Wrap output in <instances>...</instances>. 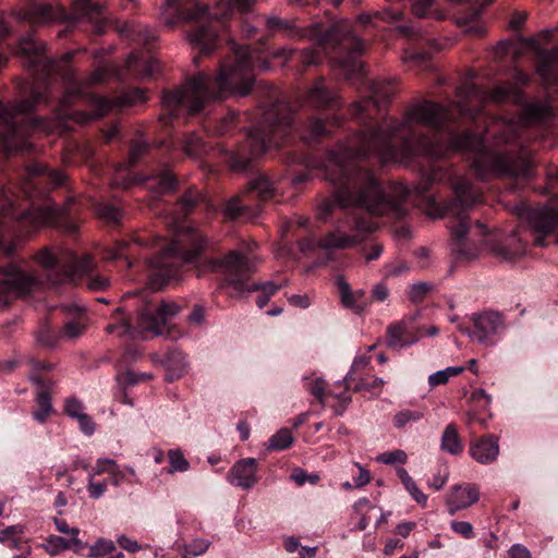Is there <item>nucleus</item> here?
<instances>
[{"mask_svg":"<svg viewBox=\"0 0 558 558\" xmlns=\"http://www.w3.org/2000/svg\"><path fill=\"white\" fill-rule=\"evenodd\" d=\"M408 456L403 450H393L381 453L379 457H377V461L385 463V464H393V463H400L404 464L407 462Z\"/></svg>","mask_w":558,"mask_h":558,"instance_id":"4d7b16f0","label":"nucleus"},{"mask_svg":"<svg viewBox=\"0 0 558 558\" xmlns=\"http://www.w3.org/2000/svg\"><path fill=\"white\" fill-rule=\"evenodd\" d=\"M158 239L149 240L145 236H142L141 234L133 235L131 240H121L116 242V244L108 248L106 252V258L108 259H117V258H124L126 262V266L131 267L133 265V262L131 260L130 256L125 254L128 248L131 245V242L138 246H149L155 245V242Z\"/></svg>","mask_w":558,"mask_h":558,"instance_id":"cd10ccee","label":"nucleus"},{"mask_svg":"<svg viewBox=\"0 0 558 558\" xmlns=\"http://www.w3.org/2000/svg\"><path fill=\"white\" fill-rule=\"evenodd\" d=\"M246 192L254 194L260 201H267L274 196L275 182L260 173L248 182Z\"/></svg>","mask_w":558,"mask_h":558,"instance_id":"c756f323","label":"nucleus"},{"mask_svg":"<svg viewBox=\"0 0 558 558\" xmlns=\"http://www.w3.org/2000/svg\"><path fill=\"white\" fill-rule=\"evenodd\" d=\"M375 227L371 219H357L352 228V234L340 231L330 232L318 241V247L325 251L352 247L363 242L375 230Z\"/></svg>","mask_w":558,"mask_h":558,"instance_id":"2eb2a0df","label":"nucleus"},{"mask_svg":"<svg viewBox=\"0 0 558 558\" xmlns=\"http://www.w3.org/2000/svg\"><path fill=\"white\" fill-rule=\"evenodd\" d=\"M146 184L147 189L153 190L158 194H166L175 189L177 179L170 171L166 170L149 178Z\"/></svg>","mask_w":558,"mask_h":558,"instance_id":"c9c22d12","label":"nucleus"},{"mask_svg":"<svg viewBox=\"0 0 558 558\" xmlns=\"http://www.w3.org/2000/svg\"><path fill=\"white\" fill-rule=\"evenodd\" d=\"M283 284H286V282H283L282 284H277L275 283L274 281H267L265 283H253L252 286H247L246 284V279H244V288L243 290L240 292H244V291H247V292H253V291H262L266 294H268L269 296L274 295Z\"/></svg>","mask_w":558,"mask_h":558,"instance_id":"603ef678","label":"nucleus"},{"mask_svg":"<svg viewBox=\"0 0 558 558\" xmlns=\"http://www.w3.org/2000/svg\"><path fill=\"white\" fill-rule=\"evenodd\" d=\"M203 149V142L196 134H190L183 143L184 153L191 157L198 156Z\"/></svg>","mask_w":558,"mask_h":558,"instance_id":"3c124183","label":"nucleus"},{"mask_svg":"<svg viewBox=\"0 0 558 558\" xmlns=\"http://www.w3.org/2000/svg\"><path fill=\"white\" fill-rule=\"evenodd\" d=\"M17 53L27 59V65L34 71L38 83H46L53 74L68 82L73 78L72 70L68 66L73 52H66L61 60L56 61L44 54V46L37 44L33 37H26L19 43Z\"/></svg>","mask_w":558,"mask_h":558,"instance_id":"9b49d317","label":"nucleus"},{"mask_svg":"<svg viewBox=\"0 0 558 558\" xmlns=\"http://www.w3.org/2000/svg\"><path fill=\"white\" fill-rule=\"evenodd\" d=\"M229 49L215 77L198 73L183 86L163 92L165 112L160 120L165 124L170 118L179 117L182 112L198 113L213 99H221L233 94L246 96L252 90L255 82L254 62L248 47L238 46L232 41Z\"/></svg>","mask_w":558,"mask_h":558,"instance_id":"7ed1b4c3","label":"nucleus"},{"mask_svg":"<svg viewBox=\"0 0 558 558\" xmlns=\"http://www.w3.org/2000/svg\"><path fill=\"white\" fill-rule=\"evenodd\" d=\"M36 260L45 268L47 280L51 284L74 282L86 276L85 284L90 291H102L109 287L107 277L93 271L94 262L90 255L78 258L69 250L54 254L44 248L36 255Z\"/></svg>","mask_w":558,"mask_h":558,"instance_id":"1a4fd4ad","label":"nucleus"},{"mask_svg":"<svg viewBox=\"0 0 558 558\" xmlns=\"http://www.w3.org/2000/svg\"><path fill=\"white\" fill-rule=\"evenodd\" d=\"M440 447L444 451L453 456L460 454L463 451V444L454 424L451 423L446 426L441 436Z\"/></svg>","mask_w":558,"mask_h":558,"instance_id":"f704fd0d","label":"nucleus"},{"mask_svg":"<svg viewBox=\"0 0 558 558\" xmlns=\"http://www.w3.org/2000/svg\"><path fill=\"white\" fill-rule=\"evenodd\" d=\"M307 381L306 389L307 391L318 401L322 408L327 405V397L331 396L339 400L342 407H345L351 402V397L347 395V392L335 393L326 391V383L323 378H305Z\"/></svg>","mask_w":558,"mask_h":558,"instance_id":"bb28decb","label":"nucleus"},{"mask_svg":"<svg viewBox=\"0 0 558 558\" xmlns=\"http://www.w3.org/2000/svg\"><path fill=\"white\" fill-rule=\"evenodd\" d=\"M31 380L40 387V391L38 392L36 399L38 409L34 412L33 415L36 421L44 423L52 411L50 393L48 391V387L40 377L32 375Z\"/></svg>","mask_w":558,"mask_h":558,"instance_id":"c85d7f7f","label":"nucleus"},{"mask_svg":"<svg viewBox=\"0 0 558 558\" xmlns=\"http://www.w3.org/2000/svg\"><path fill=\"white\" fill-rule=\"evenodd\" d=\"M71 546H76L77 548L83 547L82 542L76 537H73L71 542H68L61 536L51 535L47 538L46 549L51 555H56L61 550L70 548Z\"/></svg>","mask_w":558,"mask_h":558,"instance_id":"a19ab883","label":"nucleus"},{"mask_svg":"<svg viewBox=\"0 0 558 558\" xmlns=\"http://www.w3.org/2000/svg\"><path fill=\"white\" fill-rule=\"evenodd\" d=\"M22 533V527L19 525H12L9 526L0 532V542H8L10 541L11 546L17 545V539L14 537L16 534Z\"/></svg>","mask_w":558,"mask_h":558,"instance_id":"338daca9","label":"nucleus"},{"mask_svg":"<svg viewBox=\"0 0 558 558\" xmlns=\"http://www.w3.org/2000/svg\"><path fill=\"white\" fill-rule=\"evenodd\" d=\"M478 500V487L472 483H462L456 484L450 488L445 501L449 514L453 515L460 510L470 508Z\"/></svg>","mask_w":558,"mask_h":558,"instance_id":"6ab92c4d","label":"nucleus"},{"mask_svg":"<svg viewBox=\"0 0 558 558\" xmlns=\"http://www.w3.org/2000/svg\"><path fill=\"white\" fill-rule=\"evenodd\" d=\"M430 286L426 282L412 284L408 290V296L411 302H422L430 290Z\"/></svg>","mask_w":558,"mask_h":558,"instance_id":"5fc2aeb1","label":"nucleus"},{"mask_svg":"<svg viewBox=\"0 0 558 558\" xmlns=\"http://www.w3.org/2000/svg\"><path fill=\"white\" fill-rule=\"evenodd\" d=\"M89 556L102 558H122L123 554L116 550L113 542L99 541L94 547H92Z\"/></svg>","mask_w":558,"mask_h":558,"instance_id":"37998d69","label":"nucleus"},{"mask_svg":"<svg viewBox=\"0 0 558 558\" xmlns=\"http://www.w3.org/2000/svg\"><path fill=\"white\" fill-rule=\"evenodd\" d=\"M256 246L257 243L251 241L244 251H231L222 259H204L202 253L207 247L206 238L196 229L178 227L174 239L148 260L149 284L153 289L159 290L171 280H178L183 266L198 268L203 264L207 269L222 270L228 286L235 292H241L244 279L256 271L259 263L258 257L253 254Z\"/></svg>","mask_w":558,"mask_h":558,"instance_id":"f03ea898","label":"nucleus"},{"mask_svg":"<svg viewBox=\"0 0 558 558\" xmlns=\"http://www.w3.org/2000/svg\"><path fill=\"white\" fill-rule=\"evenodd\" d=\"M97 214L100 218L110 222H119L122 217L120 208L111 204H99Z\"/></svg>","mask_w":558,"mask_h":558,"instance_id":"09e8293b","label":"nucleus"},{"mask_svg":"<svg viewBox=\"0 0 558 558\" xmlns=\"http://www.w3.org/2000/svg\"><path fill=\"white\" fill-rule=\"evenodd\" d=\"M536 70L546 86L558 88V49L541 51Z\"/></svg>","mask_w":558,"mask_h":558,"instance_id":"4be33fe9","label":"nucleus"},{"mask_svg":"<svg viewBox=\"0 0 558 558\" xmlns=\"http://www.w3.org/2000/svg\"><path fill=\"white\" fill-rule=\"evenodd\" d=\"M508 240L511 242V245L496 243L492 247L494 254L504 260H512L523 252V244L518 238L517 232H513Z\"/></svg>","mask_w":558,"mask_h":558,"instance_id":"473e14b6","label":"nucleus"},{"mask_svg":"<svg viewBox=\"0 0 558 558\" xmlns=\"http://www.w3.org/2000/svg\"><path fill=\"white\" fill-rule=\"evenodd\" d=\"M329 133L325 122L315 117L310 118L300 130L301 138L307 143L319 141Z\"/></svg>","mask_w":558,"mask_h":558,"instance_id":"2f4dec72","label":"nucleus"},{"mask_svg":"<svg viewBox=\"0 0 558 558\" xmlns=\"http://www.w3.org/2000/svg\"><path fill=\"white\" fill-rule=\"evenodd\" d=\"M209 544L210 543L208 541L201 538L192 541L189 545L185 546L184 558H186L189 555L198 556L204 554L208 549Z\"/></svg>","mask_w":558,"mask_h":558,"instance_id":"680f3d73","label":"nucleus"},{"mask_svg":"<svg viewBox=\"0 0 558 558\" xmlns=\"http://www.w3.org/2000/svg\"><path fill=\"white\" fill-rule=\"evenodd\" d=\"M471 322L474 326L471 340L484 345H493L492 338L506 327L504 316L496 311L474 313Z\"/></svg>","mask_w":558,"mask_h":558,"instance_id":"a211bd4d","label":"nucleus"},{"mask_svg":"<svg viewBox=\"0 0 558 558\" xmlns=\"http://www.w3.org/2000/svg\"><path fill=\"white\" fill-rule=\"evenodd\" d=\"M257 0H217L210 7H201L196 0H168L163 14L169 15L166 23L173 25L175 20L194 21L187 32V39L193 49L202 54L210 53L217 44L218 32L233 14L235 8L240 13L251 11Z\"/></svg>","mask_w":558,"mask_h":558,"instance_id":"20e7f679","label":"nucleus"},{"mask_svg":"<svg viewBox=\"0 0 558 558\" xmlns=\"http://www.w3.org/2000/svg\"><path fill=\"white\" fill-rule=\"evenodd\" d=\"M292 478L299 485H303L306 482H310L311 484H316L319 481V476L317 474L308 475L301 469L294 470V472L292 473Z\"/></svg>","mask_w":558,"mask_h":558,"instance_id":"774afa93","label":"nucleus"},{"mask_svg":"<svg viewBox=\"0 0 558 558\" xmlns=\"http://www.w3.org/2000/svg\"><path fill=\"white\" fill-rule=\"evenodd\" d=\"M511 88L508 85L497 86L492 93H488L486 90H482L473 83L468 82L460 86L457 90V96L460 98V101L456 104V107L460 114L471 116L474 118L475 114L471 111L465 101H476L478 104H483L487 100H493L496 102H501L509 98Z\"/></svg>","mask_w":558,"mask_h":558,"instance_id":"dca6fc26","label":"nucleus"},{"mask_svg":"<svg viewBox=\"0 0 558 558\" xmlns=\"http://www.w3.org/2000/svg\"><path fill=\"white\" fill-rule=\"evenodd\" d=\"M27 173L31 179L29 184H37L38 182L33 181L37 177H46L52 186H58L65 179V175L60 170L49 169L43 163L31 165L27 168Z\"/></svg>","mask_w":558,"mask_h":558,"instance_id":"72a5a7b5","label":"nucleus"},{"mask_svg":"<svg viewBox=\"0 0 558 558\" xmlns=\"http://www.w3.org/2000/svg\"><path fill=\"white\" fill-rule=\"evenodd\" d=\"M168 456L171 465L169 473L185 472L189 470L190 463L180 450H170Z\"/></svg>","mask_w":558,"mask_h":558,"instance_id":"de8ad7c7","label":"nucleus"},{"mask_svg":"<svg viewBox=\"0 0 558 558\" xmlns=\"http://www.w3.org/2000/svg\"><path fill=\"white\" fill-rule=\"evenodd\" d=\"M470 456L481 464H490L499 456L498 438L494 435H486L470 445Z\"/></svg>","mask_w":558,"mask_h":558,"instance_id":"412c9836","label":"nucleus"},{"mask_svg":"<svg viewBox=\"0 0 558 558\" xmlns=\"http://www.w3.org/2000/svg\"><path fill=\"white\" fill-rule=\"evenodd\" d=\"M498 130L494 134V144L496 146L500 144H507L515 142L518 138V126L514 123H501L498 124Z\"/></svg>","mask_w":558,"mask_h":558,"instance_id":"ea45409f","label":"nucleus"},{"mask_svg":"<svg viewBox=\"0 0 558 558\" xmlns=\"http://www.w3.org/2000/svg\"><path fill=\"white\" fill-rule=\"evenodd\" d=\"M369 362H371V357L365 356V355L357 356L353 361V364L351 366V371L343 378V381H344L347 388H350L351 383L354 380L353 374L359 372V371H361V369H363L364 367H366L369 364Z\"/></svg>","mask_w":558,"mask_h":558,"instance_id":"13d9d810","label":"nucleus"},{"mask_svg":"<svg viewBox=\"0 0 558 558\" xmlns=\"http://www.w3.org/2000/svg\"><path fill=\"white\" fill-rule=\"evenodd\" d=\"M62 308L72 315L73 318L64 324L61 337L69 340H75L84 333L87 327V319L83 314V308L76 305H64Z\"/></svg>","mask_w":558,"mask_h":558,"instance_id":"a878e982","label":"nucleus"},{"mask_svg":"<svg viewBox=\"0 0 558 558\" xmlns=\"http://www.w3.org/2000/svg\"><path fill=\"white\" fill-rule=\"evenodd\" d=\"M264 102L262 120L230 156V167L233 171H248L253 159L262 156L268 147L278 146L289 133L294 116L291 106L280 100L278 92L271 86Z\"/></svg>","mask_w":558,"mask_h":558,"instance_id":"39448f33","label":"nucleus"},{"mask_svg":"<svg viewBox=\"0 0 558 558\" xmlns=\"http://www.w3.org/2000/svg\"><path fill=\"white\" fill-rule=\"evenodd\" d=\"M47 100L46 90L41 92L34 87L31 98L10 106L0 101V150L5 154H12L14 151H28L32 149L33 144L28 142L27 135L31 130L38 126V122L29 113L36 104Z\"/></svg>","mask_w":558,"mask_h":558,"instance_id":"6e6552de","label":"nucleus"},{"mask_svg":"<svg viewBox=\"0 0 558 558\" xmlns=\"http://www.w3.org/2000/svg\"><path fill=\"white\" fill-rule=\"evenodd\" d=\"M423 417V413L411 410H402L398 412L393 417V425L397 428H402L412 421H418Z\"/></svg>","mask_w":558,"mask_h":558,"instance_id":"864d4df0","label":"nucleus"},{"mask_svg":"<svg viewBox=\"0 0 558 558\" xmlns=\"http://www.w3.org/2000/svg\"><path fill=\"white\" fill-rule=\"evenodd\" d=\"M165 365L168 369L167 379L172 381L184 373L186 366L185 355L180 350H170L166 354Z\"/></svg>","mask_w":558,"mask_h":558,"instance_id":"7c9ffc66","label":"nucleus"},{"mask_svg":"<svg viewBox=\"0 0 558 558\" xmlns=\"http://www.w3.org/2000/svg\"><path fill=\"white\" fill-rule=\"evenodd\" d=\"M304 102L312 108H338L340 102L337 94L325 85L323 77L318 78L304 96Z\"/></svg>","mask_w":558,"mask_h":558,"instance_id":"aec40b11","label":"nucleus"},{"mask_svg":"<svg viewBox=\"0 0 558 558\" xmlns=\"http://www.w3.org/2000/svg\"><path fill=\"white\" fill-rule=\"evenodd\" d=\"M128 70L142 78L153 76L159 69L158 60L142 52H132L126 60Z\"/></svg>","mask_w":558,"mask_h":558,"instance_id":"393cba45","label":"nucleus"},{"mask_svg":"<svg viewBox=\"0 0 558 558\" xmlns=\"http://www.w3.org/2000/svg\"><path fill=\"white\" fill-rule=\"evenodd\" d=\"M147 151L148 145L145 142L133 141L129 153L131 166L135 165Z\"/></svg>","mask_w":558,"mask_h":558,"instance_id":"bf43d9fd","label":"nucleus"},{"mask_svg":"<svg viewBox=\"0 0 558 558\" xmlns=\"http://www.w3.org/2000/svg\"><path fill=\"white\" fill-rule=\"evenodd\" d=\"M36 279L13 264L0 268V306H7L12 300L28 294Z\"/></svg>","mask_w":558,"mask_h":558,"instance_id":"4468645a","label":"nucleus"},{"mask_svg":"<svg viewBox=\"0 0 558 558\" xmlns=\"http://www.w3.org/2000/svg\"><path fill=\"white\" fill-rule=\"evenodd\" d=\"M452 190L454 197L444 213V216L452 219L449 225L452 234L451 251L457 259L472 260L477 257L478 252L464 241L469 232L466 211L480 202L481 193L464 178H456Z\"/></svg>","mask_w":558,"mask_h":558,"instance_id":"9d476101","label":"nucleus"},{"mask_svg":"<svg viewBox=\"0 0 558 558\" xmlns=\"http://www.w3.org/2000/svg\"><path fill=\"white\" fill-rule=\"evenodd\" d=\"M16 17L32 25L62 22L73 26L78 22H88L93 24V32L97 35L102 34L107 26L105 8L97 0H73L70 13L59 4L33 0L17 12Z\"/></svg>","mask_w":558,"mask_h":558,"instance_id":"423d86ee","label":"nucleus"},{"mask_svg":"<svg viewBox=\"0 0 558 558\" xmlns=\"http://www.w3.org/2000/svg\"><path fill=\"white\" fill-rule=\"evenodd\" d=\"M257 462L253 458H246L236 462L229 474L231 484L243 489H250L256 483Z\"/></svg>","mask_w":558,"mask_h":558,"instance_id":"5701e85b","label":"nucleus"},{"mask_svg":"<svg viewBox=\"0 0 558 558\" xmlns=\"http://www.w3.org/2000/svg\"><path fill=\"white\" fill-rule=\"evenodd\" d=\"M462 372H463V367H460V366L447 367L445 369L438 371V372L429 375L428 384L432 388L439 386V385H445L448 383L450 377L457 376Z\"/></svg>","mask_w":558,"mask_h":558,"instance_id":"a18cd8bd","label":"nucleus"},{"mask_svg":"<svg viewBox=\"0 0 558 558\" xmlns=\"http://www.w3.org/2000/svg\"><path fill=\"white\" fill-rule=\"evenodd\" d=\"M407 327L403 323L398 322L387 327V345L392 349H400L413 343L405 339Z\"/></svg>","mask_w":558,"mask_h":558,"instance_id":"e433bc0d","label":"nucleus"},{"mask_svg":"<svg viewBox=\"0 0 558 558\" xmlns=\"http://www.w3.org/2000/svg\"><path fill=\"white\" fill-rule=\"evenodd\" d=\"M106 331L108 333L117 332L119 336H124L128 333L134 336L135 330L131 327V325L125 319H122L120 323L107 325Z\"/></svg>","mask_w":558,"mask_h":558,"instance_id":"69168bd1","label":"nucleus"},{"mask_svg":"<svg viewBox=\"0 0 558 558\" xmlns=\"http://www.w3.org/2000/svg\"><path fill=\"white\" fill-rule=\"evenodd\" d=\"M369 97L351 105L350 111L364 129L355 133L338 150L332 151L326 178L338 185L331 197L322 202L317 216L325 221L336 207L361 208L376 216L402 219L407 215L403 203L409 189L402 183L383 187L367 170L357 167V158L376 157L381 163H408L415 156L441 158L448 149L474 154L473 168L481 180L490 177L527 178L531 172L529 151H496L485 147L484 138L471 132L449 131L446 143L436 134L452 119L453 113L437 102L423 101L410 108L402 121L384 118L376 122L378 112L393 97L391 82L375 81L368 86Z\"/></svg>","mask_w":558,"mask_h":558,"instance_id":"f257e3e1","label":"nucleus"},{"mask_svg":"<svg viewBox=\"0 0 558 558\" xmlns=\"http://www.w3.org/2000/svg\"><path fill=\"white\" fill-rule=\"evenodd\" d=\"M294 441L291 430L288 428L279 429L268 440V449L270 450H284L289 448Z\"/></svg>","mask_w":558,"mask_h":558,"instance_id":"79ce46f5","label":"nucleus"},{"mask_svg":"<svg viewBox=\"0 0 558 558\" xmlns=\"http://www.w3.org/2000/svg\"><path fill=\"white\" fill-rule=\"evenodd\" d=\"M178 312L179 306L174 303L163 302L156 308L147 305L138 313L137 328L141 333L150 332L154 336H161L162 327L167 326Z\"/></svg>","mask_w":558,"mask_h":558,"instance_id":"f3484780","label":"nucleus"},{"mask_svg":"<svg viewBox=\"0 0 558 558\" xmlns=\"http://www.w3.org/2000/svg\"><path fill=\"white\" fill-rule=\"evenodd\" d=\"M551 116V109L546 104L533 102L524 108L523 121L537 123L547 120Z\"/></svg>","mask_w":558,"mask_h":558,"instance_id":"4c0bfd02","label":"nucleus"},{"mask_svg":"<svg viewBox=\"0 0 558 558\" xmlns=\"http://www.w3.org/2000/svg\"><path fill=\"white\" fill-rule=\"evenodd\" d=\"M266 27L270 31V32H283L287 36H294L296 34V28H295V25L288 21V20H283V19H280L278 16H268L266 19Z\"/></svg>","mask_w":558,"mask_h":558,"instance_id":"c03bdc74","label":"nucleus"},{"mask_svg":"<svg viewBox=\"0 0 558 558\" xmlns=\"http://www.w3.org/2000/svg\"><path fill=\"white\" fill-rule=\"evenodd\" d=\"M64 412L70 417L77 418L84 414V405L78 399L71 397L65 400Z\"/></svg>","mask_w":558,"mask_h":558,"instance_id":"052dcab7","label":"nucleus"},{"mask_svg":"<svg viewBox=\"0 0 558 558\" xmlns=\"http://www.w3.org/2000/svg\"><path fill=\"white\" fill-rule=\"evenodd\" d=\"M80 96H84L88 99V101L93 105L95 112L93 116L86 112H76L75 119L78 123H87L94 118H100L113 107H130L146 100L145 92L138 87L132 88L121 96L114 98L113 100H110L106 97H98L88 93H84L83 87L77 82H73V84L68 87L66 93L62 97L61 105L68 106L76 97Z\"/></svg>","mask_w":558,"mask_h":558,"instance_id":"f8f14e48","label":"nucleus"},{"mask_svg":"<svg viewBox=\"0 0 558 558\" xmlns=\"http://www.w3.org/2000/svg\"><path fill=\"white\" fill-rule=\"evenodd\" d=\"M520 220H526L531 231L535 235V242L545 246V238L555 236V244H558V210L551 206L526 208L519 205L514 208Z\"/></svg>","mask_w":558,"mask_h":558,"instance_id":"ddd939ff","label":"nucleus"},{"mask_svg":"<svg viewBox=\"0 0 558 558\" xmlns=\"http://www.w3.org/2000/svg\"><path fill=\"white\" fill-rule=\"evenodd\" d=\"M201 201L202 195L196 190H187L179 199V206L181 208L182 215H189Z\"/></svg>","mask_w":558,"mask_h":558,"instance_id":"49530a36","label":"nucleus"},{"mask_svg":"<svg viewBox=\"0 0 558 558\" xmlns=\"http://www.w3.org/2000/svg\"><path fill=\"white\" fill-rule=\"evenodd\" d=\"M403 16V12L401 10H396L391 8H384L383 10H375L369 13H363L359 15V21L367 25L371 23L372 19H379L385 22H393L401 20Z\"/></svg>","mask_w":558,"mask_h":558,"instance_id":"58836bf2","label":"nucleus"},{"mask_svg":"<svg viewBox=\"0 0 558 558\" xmlns=\"http://www.w3.org/2000/svg\"><path fill=\"white\" fill-rule=\"evenodd\" d=\"M452 531L462 537L470 539L474 537V530L470 522L466 521H452L450 523Z\"/></svg>","mask_w":558,"mask_h":558,"instance_id":"e2e57ef3","label":"nucleus"},{"mask_svg":"<svg viewBox=\"0 0 558 558\" xmlns=\"http://www.w3.org/2000/svg\"><path fill=\"white\" fill-rule=\"evenodd\" d=\"M58 338L48 325L41 326L36 336L37 342L44 347L56 345Z\"/></svg>","mask_w":558,"mask_h":558,"instance_id":"6e6d98bb","label":"nucleus"},{"mask_svg":"<svg viewBox=\"0 0 558 558\" xmlns=\"http://www.w3.org/2000/svg\"><path fill=\"white\" fill-rule=\"evenodd\" d=\"M336 284L339 290L341 303L344 307L360 314L369 305L364 290L353 292L349 282L342 276L337 277Z\"/></svg>","mask_w":558,"mask_h":558,"instance_id":"b1692460","label":"nucleus"},{"mask_svg":"<svg viewBox=\"0 0 558 558\" xmlns=\"http://www.w3.org/2000/svg\"><path fill=\"white\" fill-rule=\"evenodd\" d=\"M87 490L92 498L98 499L107 490V483L106 481L96 483L94 482V475H89Z\"/></svg>","mask_w":558,"mask_h":558,"instance_id":"0e129e2a","label":"nucleus"},{"mask_svg":"<svg viewBox=\"0 0 558 558\" xmlns=\"http://www.w3.org/2000/svg\"><path fill=\"white\" fill-rule=\"evenodd\" d=\"M319 48H305L301 51L304 65H317L322 61V50L329 47L336 52L331 66L339 71L344 78L362 73L363 64L359 56L364 51V43L355 34L342 27H335L324 34L318 41Z\"/></svg>","mask_w":558,"mask_h":558,"instance_id":"0eeeda50","label":"nucleus"},{"mask_svg":"<svg viewBox=\"0 0 558 558\" xmlns=\"http://www.w3.org/2000/svg\"><path fill=\"white\" fill-rule=\"evenodd\" d=\"M246 210V206L241 205L239 197L229 199L223 208V215L228 219L234 220L240 218Z\"/></svg>","mask_w":558,"mask_h":558,"instance_id":"8fccbe9b","label":"nucleus"}]
</instances>
